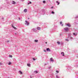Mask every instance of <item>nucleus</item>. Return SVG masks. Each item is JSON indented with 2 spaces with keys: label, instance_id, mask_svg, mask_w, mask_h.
I'll return each instance as SVG.
<instances>
[{
  "label": "nucleus",
  "instance_id": "30",
  "mask_svg": "<svg viewBox=\"0 0 78 78\" xmlns=\"http://www.w3.org/2000/svg\"><path fill=\"white\" fill-rule=\"evenodd\" d=\"M56 72L57 73H59V71H56Z\"/></svg>",
  "mask_w": 78,
  "mask_h": 78
},
{
  "label": "nucleus",
  "instance_id": "1",
  "mask_svg": "<svg viewBox=\"0 0 78 78\" xmlns=\"http://www.w3.org/2000/svg\"><path fill=\"white\" fill-rule=\"evenodd\" d=\"M64 30L65 31H69V28L68 27H65L64 28Z\"/></svg>",
  "mask_w": 78,
  "mask_h": 78
},
{
  "label": "nucleus",
  "instance_id": "36",
  "mask_svg": "<svg viewBox=\"0 0 78 78\" xmlns=\"http://www.w3.org/2000/svg\"><path fill=\"white\" fill-rule=\"evenodd\" d=\"M28 19H30V18H28Z\"/></svg>",
  "mask_w": 78,
  "mask_h": 78
},
{
  "label": "nucleus",
  "instance_id": "24",
  "mask_svg": "<svg viewBox=\"0 0 78 78\" xmlns=\"http://www.w3.org/2000/svg\"><path fill=\"white\" fill-rule=\"evenodd\" d=\"M57 44H58V45H59V44H60V42H57Z\"/></svg>",
  "mask_w": 78,
  "mask_h": 78
},
{
  "label": "nucleus",
  "instance_id": "38",
  "mask_svg": "<svg viewBox=\"0 0 78 78\" xmlns=\"http://www.w3.org/2000/svg\"><path fill=\"white\" fill-rule=\"evenodd\" d=\"M50 67H49V68H48V69H50Z\"/></svg>",
  "mask_w": 78,
  "mask_h": 78
},
{
  "label": "nucleus",
  "instance_id": "4",
  "mask_svg": "<svg viewBox=\"0 0 78 78\" xmlns=\"http://www.w3.org/2000/svg\"><path fill=\"white\" fill-rule=\"evenodd\" d=\"M61 55L62 56H64V53L63 52H62L61 53Z\"/></svg>",
  "mask_w": 78,
  "mask_h": 78
},
{
  "label": "nucleus",
  "instance_id": "32",
  "mask_svg": "<svg viewBox=\"0 0 78 78\" xmlns=\"http://www.w3.org/2000/svg\"><path fill=\"white\" fill-rule=\"evenodd\" d=\"M44 51L45 52H46V50H44Z\"/></svg>",
  "mask_w": 78,
  "mask_h": 78
},
{
  "label": "nucleus",
  "instance_id": "19",
  "mask_svg": "<svg viewBox=\"0 0 78 78\" xmlns=\"http://www.w3.org/2000/svg\"><path fill=\"white\" fill-rule=\"evenodd\" d=\"M11 62H9L8 63V65H11Z\"/></svg>",
  "mask_w": 78,
  "mask_h": 78
},
{
  "label": "nucleus",
  "instance_id": "27",
  "mask_svg": "<svg viewBox=\"0 0 78 78\" xmlns=\"http://www.w3.org/2000/svg\"><path fill=\"white\" fill-rule=\"evenodd\" d=\"M43 3H45V1H43Z\"/></svg>",
  "mask_w": 78,
  "mask_h": 78
},
{
  "label": "nucleus",
  "instance_id": "12",
  "mask_svg": "<svg viewBox=\"0 0 78 78\" xmlns=\"http://www.w3.org/2000/svg\"><path fill=\"white\" fill-rule=\"evenodd\" d=\"M37 29L38 30H41V28L39 27H37Z\"/></svg>",
  "mask_w": 78,
  "mask_h": 78
},
{
  "label": "nucleus",
  "instance_id": "20",
  "mask_svg": "<svg viewBox=\"0 0 78 78\" xmlns=\"http://www.w3.org/2000/svg\"><path fill=\"white\" fill-rule=\"evenodd\" d=\"M34 42H38V40H34Z\"/></svg>",
  "mask_w": 78,
  "mask_h": 78
},
{
  "label": "nucleus",
  "instance_id": "26",
  "mask_svg": "<svg viewBox=\"0 0 78 78\" xmlns=\"http://www.w3.org/2000/svg\"><path fill=\"white\" fill-rule=\"evenodd\" d=\"M33 60L34 61H35V60H36V59L35 58H33Z\"/></svg>",
  "mask_w": 78,
  "mask_h": 78
},
{
  "label": "nucleus",
  "instance_id": "39",
  "mask_svg": "<svg viewBox=\"0 0 78 78\" xmlns=\"http://www.w3.org/2000/svg\"><path fill=\"white\" fill-rule=\"evenodd\" d=\"M15 34H16V33H15Z\"/></svg>",
  "mask_w": 78,
  "mask_h": 78
},
{
  "label": "nucleus",
  "instance_id": "9",
  "mask_svg": "<svg viewBox=\"0 0 78 78\" xmlns=\"http://www.w3.org/2000/svg\"><path fill=\"white\" fill-rule=\"evenodd\" d=\"M19 73H20V74H23V73H22V72L20 70L19 71Z\"/></svg>",
  "mask_w": 78,
  "mask_h": 78
},
{
  "label": "nucleus",
  "instance_id": "5",
  "mask_svg": "<svg viewBox=\"0 0 78 78\" xmlns=\"http://www.w3.org/2000/svg\"><path fill=\"white\" fill-rule=\"evenodd\" d=\"M66 26H68V27H71V25H70V24H66Z\"/></svg>",
  "mask_w": 78,
  "mask_h": 78
},
{
  "label": "nucleus",
  "instance_id": "31",
  "mask_svg": "<svg viewBox=\"0 0 78 78\" xmlns=\"http://www.w3.org/2000/svg\"><path fill=\"white\" fill-rule=\"evenodd\" d=\"M53 7L52 6L51 7V9H53Z\"/></svg>",
  "mask_w": 78,
  "mask_h": 78
},
{
  "label": "nucleus",
  "instance_id": "33",
  "mask_svg": "<svg viewBox=\"0 0 78 78\" xmlns=\"http://www.w3.org/2000/svg\"><path fill=\"white\" fill-rule=\"evenodd\" d=\"M19 20H20V18H19Z\"/></svg>",
  "mask_w": 78,
  "mask_h": 78
},
{
  "label": "nucleus",
  "instance_id": "40",
  "mask_svg": "<svg viewBox=\"0 0 78 78\" xmlns=\"http://www.w3.org/2000/svg\"><path fill=\"white\" fill-rule=\"evenodd\" d=\"M30 78H32L31 77H30Z\"/></svg>",
  "mask_w": 78,
  "mask_h": 78
},
{
  "label": "nucleus",
  "instance_id": "17",
  "mask_svg": "<svg viewBox=\"0 0 78 78\" xmlns=\"http://www.w3.org/2000/svg\"><path fill=\"white\" fill-rule=\"evenodd\" d=\"M65 41H67V42H69V40L67 39H65Z\"/></svg>",
  "mask_w": 78,
  "mask_h": 78
},
{
  "label": "nucleus",
  "instance_id": "34",
  "mask_svg": "<svg viewBox=\"0 0 78 78\" xmlns=\"http://www.w3.org/2000/svg\"><path fill=\"white\" fill-rule=\"evenodd\" d=\"M9 41H7V42H9Z\"/></svg>",
  "mask_w": 78,
  "mask_h": 78
},
{
  "label": "nucleus",
  "instance_id": "28",
  "mask_svg": "<svg viewBox=\"0 0 78 78\" xmlns=\"http://www.w3.org/2000/svg\"><path fill=\"white\" fill-rule=\"evenodd\" d=\"M0 65H3V63H2V62H0Z\"/></svg>",
  "mask_w": 78,
  "mask_h": 78
},
{
  "label": "nucleus",
  "instance_id": "37",
  "mask_svg": "<svg viewBox=\"0 0 78 78\" xmlns=\"http://www.w3.org/2000/svg\"><path fill=\"white\" fill-rule=\"evenodd\" d=\"M4 19L3 18H2V19Z\"/></svg>",
  "mask_w": 78,
  "mask_h": 78
},
{
  "label": "nucleus",
  "instance_id": "6",
  "mask_svg": "<svg viewBox=\"0 0 78 78\" xmlns=\"http://www.w3.org/2000/svg\"><path fill=\"white\" fill-rule=\"evenodd\" d=\"M46 51H51V50H50L49 48H47L46 49Z\"/></svg>",
  "mask_w": 78,
  "mask_h": 78
},
{
  "label": "nucleus",
  "instance_id": "29",
  "mask_svg": "<svg viewBox=\"0 0 78 78\" xmlns=\"http://www.w3.org/2000/svg\"><path fill=\"white\" fill-rule=\"evenodd\" d=\"M51 13H52V14H54L55 12H53V11H52Z\"/></svg>",
  "mask_w": 78,
  "mask_h": 78
},
{
  "label": "nucleus",
  "instance_id": "14",
  "mask_svg": "<svg viewBox=\"0 0 78 78\" xmlns=\"http://www.w3.org/2000/svg\"><path fill=\"white\" fill-rule=\"evenodd\" d=\"M34 72L35 73H38V72H37V71H35Z\"/></svg>",
  "mask_w": 78,
  "mask_h": 78
},
{
  "label": "nucleus",
  "instance_id": "2",
  "mask_svg": "<svg viewBox=\"0 0 78 78\" xmlns=\"http://www.w3.org/2000/svg\"><path fill=\"white\" fill-rule=\"evenodd\" d=\"M26 23H25V24L26 25H29V23L28 22L27 20L25 21Z\"/></svg>",
  "mask_w": 78,
  "mask_h": 78
},
{
  "label": "nucleus",
  "instance_id": "23",
  "mask_svg": "<svg viewBox=\"0 0 78 78\" xmlns=\"http://www.w3.org/2000/svg\"><path fill=\"white\" fill-rule=\"evenodd\" d=\"M29 4H31V2H30L29 3H28V5H29Z\"/></svg>",
  "mask_w": 78,
  "mask_h": 78
},
{
  "label": "nucleus",
  "instance_id": "16",
  "mask_svg": "<svg viewBox=\"0 0 78 78\" xmlns=\"http://www.w3.org/2000/svg\"><path fill=\"white\" fill-rule=\"evenodd\" d=\"M56 2L57 3V5H59V3H59V2L58 1H56Z\"/></svg>",
  "mask_w": 78,
  "mask_h": 78
},
{
  "label": "nucleus",
  "instance_id": "7",
  "mask_svg": "<svg viewBox=\"0 0 78 78\" xmlns=\"http://www.w3.org/2000/svg\"><path fill=\"white\" fill-rule=\"evenodd\" d=\"M12 27L15 30H17V28L16 27H14L12 24Z\"/></svg>",
  "mask_w": 78,
  "mask_h": 78
},
{
  "label": "nucleus",
  "instance_id": "8",
  "mask_svg": "<svg viewBox=\"0 0 78 78\" xmlns=\"http://www.w3.org/2000/svg\"><path fill=\"white\" fill-rule=\"evenodd\" d=\"M24 11L25 12H27V9H25L24 10Z\"/></svg>",
  "mask_w": 78,
  "mask_h": 78
},
{
  "label": "nucleus",
  "instance_id": "11",
  "mask_svg": "<svg viewBox=\"0 0 78 78\" xmlns=\"http://www.w3.org/2000/svg\"><path fill=\"white\" fill-rule=\"evenodd\" d=\"M27 66L28 67H30L31 66V64L30 63H28L27 64Z\"/></svg>",
  "mask_w": 78,
  "mask_h": 78
},
{
  "label": "nucleus",
  "instance_id": "18",
  "mask_svg": "<svg viewBox=\"0 0 78 78\" xmlns=\"http://www.w3.org/2000/svg\"><path fill=\"white\" fill-rule=\"evenodd\" d=\"M12 4H16V2L14 1H13L12 2Z\"/></svg>",
  "mask_w": 78,
  "mask_h": 78
},
{
  "label": "nucleus",
  "instance_id": "41",
  "mask_svg": "<svg viewBox=\"0 0 78 78\" xmlns=\"http://www.w3.org/2000/svg\"><path fill=\"white\" fill-rule=\"evenodd\" d=\"M62 0L64 1V0Z\"/></svg>",
  "mask_w": 78,
  "mask_h": 78
},
{
  "label": "nucleus",
  "instance_id": "21",
  "mask_svg": "<svg viewBox=\"0 0 78 78\" xmlns=\"http://www.w3.org/2000/svg\"><path fill=\"white\" fill-rule=\"evenodd\" d=\"M70 37V39H72V37H70V36H69V37H68V38Z\"/></svg>",
  "mask_w": 78,
  "mask_h": 78
},
{
  "label": "nucleus",
  "instance_id": "3",
  "mask_svg": "<svg viewBox=\"0 0 78 78\" xmlns=\"http://www.w3.org/2000/svg\"><path fill=\"white\" fill-rule=\"evenodd\" d=\"M50 61L51 62H54V60H53V58H50Z\"/></svg>",
  "mask_w": 78,
  "mask_h": 78
},
{
  "label": "nucleus",
  "instance_id": "22",
  "mask_svg": "<svg viewBox=\"0 0 78 78\" xmlns=\"http://www.w3.org/2000/svg\"><path fill=\"white\" fill-rule=\"evenodd\" d=\"M9 57H10V58H12V56L11 55H9Z\"/></svg>",
  "mask_w": 78,
  "mask_h": 78
},
{
  "label": "nucleus",
  "instance_id": "25",
  "mask_svg": "<svg viewBox=\"0 0 78 78\" xmlns=\"http://www.w3.org/2000/svg\"><path fill=\"white\" fill-rule=\"evenodd\" d=\"M56 78H59V77L58 76V75H56Z\"/></svg>",
  "mask_w": 78,
  "mask_h": 78
},
{
  "label": "nucleus",
  "instance_id": "15",
  "mask_svg": "<svg viewBox=\"0 0 78 78\" xmlns=\"http://www.w3.org/2000/svg\"><path fill=\"white\" fill-rule=\"evenodd\" d=\"M62 22H60V24L62 26H63V24H62Z\"/></svg>",
  "mask_w": 78,
  "mask_h": 78
},
{
  "label": "nucleus",
  "instance_id": "10",
  "mask_svg": "<svg viewBox=\"0 0 78 78\" xmlns=\"http://www.w3.org/2000/svg\"><path fill=\"white\" fill-rule=\"evenodd\" d=\"M73 35H74V36H76L77 35V34H76V33L75 34V33H73Z\"/></svg>",
  "mask_w": 78,
  "mask_h": 78
},
{
  "label": "nucleus",
  "instance_id": "35",
  "mask_svg": "<svg viewBox=\"0 0 78 78\" xmlns=\"http://www.w3.org/2000/svg\"><path fill=\"white\" fill-rule=\"evenodd\" d=\"M45 43H46V44H47V42H45Z\"/></svg>",
  "mask_w": 78,
  "mask_h": 78
},
{
  "label": "nucleus",
  "instance_id": "13",
  "mask_svg": "<svg viewBox=\"0 0 78 78\" xmlns=\"http://www.w3.org/2000/svg\"><path fill=\"white\" fill-rule=\"evenodd\" d=\"M32 30H33V31H34L35 32H36V29L34 28L33 29H32Z\"/></svg>",
  "mask_w": 78,
  "mask_h": 78
}]
</instances>
